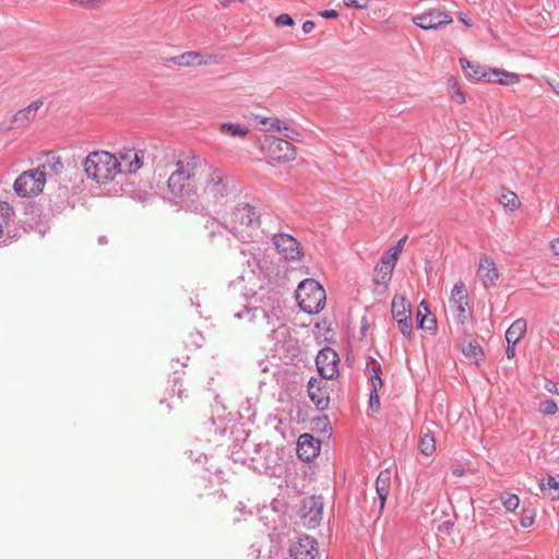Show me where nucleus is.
I'll return each instance as SVG.
<instances>
[{"label": "nucleus", "mask_w": 559, "mask_h": 559, "mask_svg": "<svg viewBox=\"0 0 559 559\" xmlns=\"http://www.w3.org/2000/svg\"><path fill=\"white\" fill-rule=\"evenodd\" d=\"M463 354L469 358L474 359L477 364L479 358L483 356V349L477 343H468L466 346L463 347Z\"/></svg>", "instance_id": "obj_35"}, {"label": "nucleus", "mask_w": 559, "mask_h": 559, "mask_svg": "<svg viewBox=\"0 0 559 559\" xmlns=\"http://www.w3.org/2000/svg\"><path fill=\"white\" fill-rule=\"evenodd\" d=\"M419 449L424 455H431L436 450V439L435 436L428 430L426 432H421Z\"/></svg>", "instance_id": "obj_32"}, {"label": "nucleus", "mask_w": 559, "mask_h": 559, "mask_svg": "<svg viewBox=\"0 0 559 559\" xmlns=\"http://www.w3.org/2000/svg\"><path fill=\"white\" fill-rule=\"evenodd\" d=\"M323 513V502L321 497H309L302 502L301 519L304 524L308 527H316L319 525Z\"/></svg>", "instance_id": "obj_13"}, {"label": "nucleus", "mask_w": 559, "mask_h": 559, "mask_svg": "<svg viewBox=\"0 0 559 559\" xmlns=\"http://www.w3.org/2000/svg\"><path fill=\"white\" fill-rule=\"evenodd\" d=\"M169 61L179 67L206 66L216 62L215 57L211 55H202L198 51H186L181 55L171 57Z\"/></svg>", "instance_id": "obj_17"}, {"label": "nucleus", "mask_w": 559, "mask_h": 559, "mask_svg": "<svg viewBox=\"0 0 559 559\" xmlns=\"http://www.w3.org/2000/svg\"><path fill=\"white\" fill-rule=\"evenodd\" d=\"M261 124L265 126V130L267 131H280L282 132V128L284 122L281 121L276 117H265L261 119Z\"/></svg>", "instance_id": "obj_37"}, {"label": "nucleus", "mask_w": 559, "mask_h": 559, "mask_svg": "<svg viewBox=\"0 0 559 559\" xmlns=\"http://www.w3.org/2000/svg\"><path fill=\"white\" fill-rule=\"evenodd\" d=\"M338 355L330 347L321 349L316 358V364L321 379L331 380L338 374Z\"/></svg>", "instance_id": "obj_11"}, {"label": "nucleus", "mask_w": 559, "mask_h": 559, "mask_svg": "<svg viewBox=\"0 0 559 559\" xmlns=\"http://www.w3.org/2000/svg\"><path fill=\"white\" fill-rule=\"evenodd\" d=\"M538 411L544 415L550 416L558 412V406L554 401L545 400L539 403Z\"/></svg>", "instance_id": "obj_40"}, {"label": "nucleus", "mask_w": 559, "mask_h": 559, "mask_svg": "<svg viewBox=\"0 0 559 559\" xmlns=\"http://www.w3.org/2000/svg\"><path fill=\"white\" fill-rule=\"evenodd\" d=\"M406 239H407V236L402 237V238L396 242V245H395V246H393V247L390 249V251H389L386 254H384V255H385L389 260H391V261H395V262H396V261H397V259H399L400 253H401V252H402V250H403V247H404V243H405Z\"/></svg>", "instance_id": "obj_39"}, {"label": "nucleus", "mask_w": 559, "mask_h": 559, "mask_svg": "<svg viewBox=\"0 0 559 559\" xmlns=\"http://www.w3.org/2000/svg\"><path fill=\"white\" fill-rule=\"evenodd\" d=\"M450 307L461 304H468V294L466 286L463 282H457L454 284L450 300H449Z\"/></svg>", "instance_id": "obj_30"}, {"label": "nucleus", "mask_w": 559, "mask_h": 559, "mask_svg": "<svg viewBox=\"0 0 559 559\" xmlns=\"http://www.w3.org/2000/svg\"><path fill=\"white\" fill-rule=\"evenodd\" d=\"M545 389L549 392V393H552V394H558V386H557V383L552 382V381H548L545 385Z\"/></svg>", "instance_id": "obj_48"}, {"label": "nucleus", "mask_w": 559, "mask_h": 559, "mask_svg": "<svg viewBox=\"0 0 559 559\" xmlns=\"http://www.w3.org/2000/svg\"><path fill=\"white\" fill-rule=\"evenodd\" d=\"M272 241L278 253L286 260H299L302 257L300 245L293 236L276 234L273 236Z\"/></svg>", "instance_id": "obj_12"}, {"label": "nucleus", "mask_w": 559, "mask_h": 559, "mask_svg": "<svg viewBox=\"0 0 559 559\" xmlns=\"http://www.w3.org/2000/svg\"><path fill=\"white\" fill-rule=\"evenodd\" d=\"M116 155L108 152H93L84 160V170L88 178L104 183L112 180L117 173Z\"/></svg>", "instance_id": "obj_4"}, {"label": "nucleus", "mask_w": 559, "mask_h": 559, "mask_svg": "<svg viewBox=\"0 0 559 559\" xmlns=\"http://www.w3.org/2000/svg\"><path fill=\"white\" fill-rule=\"evenodd\" d=\"M396 323H397V326L401 331V333L405 336V337H411L412 334H413V322H412V317H407V318H404V319H399V320H395Z\"/></svg>", "instance_id": "obj_38"}, {"label": "nucleus", "mask_w": 559, "mask_h": 559, "mask_svg": "<svg viewBox=\"0 0 559 559\" xmlns=\"http://www.w3.org/2000/svg\"><path fill=\"white\" fill-rule=\"evenodd\" d=\"M219 131L222 134L230 138L243 139L249 133V128L241 126L240 123L224 122L219 126Z\"/></svg>", "instance_id": "obj_29"}, {"label": "nucleus", "mask_w": 559, "mask_h": 559, "mask_svg": "<svg viewBox=\"0 0 559 559\" xmlns=\"http://www.w3.org/2000/svg\"><path fill=\"white\" fill-rule=\"evenodd\" d=\"M540 490L544 496L551 500H559V479L548 475L547 478H543L539 483Z\"/></svg>", "instance_id": "obj_28"}, {"label": "nucleus", "mask_w": 559, "mask_h": 559, "mask_svg": "<svg viewBox=\"0 0 559 559\" xmlns=\"http://www.w3.org/2000/svg\"><path fill=\"white\" fill-rule=\"evenodd\" d=\"M487 82H495L501 85H513L520 82L519 74L508 72L506 70L490 69L488 70Z\"/></svg>", "instance_id": "obj_23"}, {"label": "nucleus", "mask_w": 559, "mask_h": 559, "mask_svg": "<svg viewBox=\"0 0 559 559\" xmlns=\"http://www.w3.org/2000/svg\"><path fill=\"white\" fill-rule=\"evenodd\" d=\"M316 27V24L313 21H310V20H307L304 22L302 24V31L306 33V34H309L311 33Z\"/></svg>", "instance_id": "obj_47"}, {"label": "nucleus", "mask_w": 559, "mask_h": 559, "mask_svg": "<svg viewBox=\"0 0 559 559\" xmlns=\"http://www.w3.org/2000/svg\"><path fill=\"white\" fill-rule=\"evenodd\" d=\"M275 24L276 26H292L294 25V20L290 15L283 13L275 19Z\"/></svg>", "instance_id": "obj_44"}, {"label": "nucleus", "mask_w": 559, "mask_h": 559, "mask_svg": "<svg viewBox=\"0 0 559 559\" xmlns=\"http://www.w3.org/2000/svg\"><path fill=\"white\" fill-rule=\"evenodd\" d=\"M41 104H43L41 102H38V100H37L36 108L38 109V108L41 106Z\"/></svg>", "instance_id": "obj_56"}, {"label": "nucleus", "mask_w": 559, "mask_h": 559, "mask_svg": "<svg viewBox=\"0 0 559 559\" xmlns=\"http://www.w3.org/2000/svg\"><path fill=\"white\" fill-rule=\"evenodd\" d=\"M321 15L325 19H335L338 14L335 10H325L321 12Z\"/></svg>", "instance_id": "obj_49"}, {"label": "nucleus", "mask_w": 559, "mask_h": 559, "mask_svg": "<svg viewBox=\"0 0 559 559\" xmlns=\"http://www.w3.org/2000/svg\"><path fill=\"white\" fill-rule=\"evenodd\" d=\"M412 22L418 27L429 29H441L451 24L453 19L451 14L441 8H430L421 14L412 17Z\"/></svg>", "instance_id": "obj_7"}, {"label": "nucleus", "mask_w": 559, "mask_h": 559, "mask_svg": "<svg viewBox=\"0 0 559 559\" xmlns=\"http://www.w3.org/2000/svg\"><path fill=\"white\" fill-rule=\"evenodd\" d=\"M460 20L468 27L473 26L472 20L467 19L463 13L460 14Z\"/></svg>", "instance_id": "obj_52"}, {"label": "nucleus", "mask_w": 559, "mask_h": 559, "mask_svg": "<svg viewBox=\"0 0 559 559\" xmlns=\"http://www.w3.org/2000/svg\"><path fill=\"white\" fill-rule=\"evenodd\" d=\"M550 247L556 255H559V238L550 242Z\"/></svg>", "instance_id": "obj_51"}, {"label": "nucleus", "mask_w": 559, "mask_h": 559, "mask_svg": "<svg viewBox=\"0 0 559 559\" xmlns=\"http://www.w3.org/2000/svg\"><path fill=\"white\" fill-rule=\"evenodd\" d=\"M429 308L426 301H421L417 312L418 328L428 332H435L437 321L435 317H429Z\"/></svg>", "instance_id": "obj_24"}, {"label": "nucleus", "mask_w": 559, "mask_h": 559, "mask_svg": "<svg viewBox=\"0 0 559 559\" xmlns=\"http://www.w3.org/2000/svg\"><path fill=\"white\" fill-rule=\"evenodd\" d=\"M391 488V475L388 469L382 471L376 480V492L379 499V514H381L385 507Z\"/></svg>", "instance_id": "obj_20"}, {"label": "nucleus", "mask_w": 559, "mask_h": 559, "mask_svg": "<svg viewBox=\"0 0 559 559\" xmlns=\"http://www.w3.org/2000/svg\"><path fill=\"white\" fill-rule=\"evenodd\" d=\"M224 227L242 242L253 239L260 226V214L248 203H238L224 222Z\"/></svg>", "instance_id": "obj_2"}, {"label": "nucleus", "mask_w": 559, "mask_h": 559, "mask_svg": "<svg viewBox=\"0 0 559 559\" xmlns=\"http://www.w3.org/2000/svg\"><path fill=\"white\" fill-rule=\"evenodd\" d=\"M451 88V98L457 104H463L465 102V95L456 81H453Z\"/></svg>", "instance_id": "obj_42"}, {"label": "nucleus", "mask_w": 559, "mask_h": 559, "mask_svg": "<svg viewBox=\"0 0 559 559\" xmlns=\"http://www.w3.org/2000/svg\"><path fill=\"white\" fill-rule=\"evenodd\" d=\"M202 166L197 157L179 160L167 181L170 193L183 202L192 200L198 194L197 183L200 181Z\"/></svg>", "instance_id": "obj_1"}, {"label": "nucleus", "mask_w": 559, "mask_h": 559, "mask_svg": "<svg viewBox=\"0 0 559 559\" xmlns=\"http://www.w3.org/2000/svg\"><path fill=\"white\" fill-rule=\"evenodd\" d=\"M248 266L251 269V273L257 274L258 278L261 281L260 288H263V285L267 277L266 266L267 261L264 258H261L260 254L253 253L251 259L248 261Z\"/></svg>", "instance_id": "obj_25"}, {"label": "nucleus", "mask_w": 559, "mask_h": 559, "mask_svg": "<svg viewBox=\"0 0 559 559\" xmlns=\"http://www.w3.org/2000/svg\"><path fill=\"white\" fill-rule=\"evenodd\" d=\"M326 379L310 378L308 381V395L311 402L320 411H324L329 407L330 397L328 391Z\"/></svg>", "instance_id": "obj_14"}, {"label": "nucleus", "mask_w": 559, "mask_h": 559, "mask_svg": "<svg viewBox=\"0 0 559 559\" xmlns=\"http://www.w3.org/2000/svg\"><path fill=\"white\" fill-rule=\"evenodd\" d=\"M318 555L317 540L310 536H302L289 547L292 559H314Z\"/></svg>", "instance_id": "obj_15"}, {"label": "nucleus", "mask_w": 559, "mask_h": 559, "mask_svg": "<svg viewBox=\"0 0 559 559\" xmlns=\"http://www.w3.org/2000/svg\"><path fill=\"white\" fill-rule=\"evenodd\" d=\"M20 115H23V111H19V112L16 114V117H17V116H20Z\"/></svg>", "instance_id": "obj_57"}, {"label": "nucleus", "mask_w": 559, "mask_h": 559, "mask_svg": "<svg viewBox=\"0 0 559 559\" xmlns=\"http://www.w3.org/2000/svg\"><path fill=\"white\" fill-rule=\"evenodd\" d=\"M381 371V365L374 358H370L366 365V373L369 378L370 386L369 406L373 412H378L380 409V397L378 392L383 386Z\"/></svg>", "instance_id": "obj_9"}, {"label": "nucleus", "mask_w": 559, "mask_h": 559, "mask_svg": "<svg viewBox=\"0 0 559 559\" xmlns=\"http://www.w3.org/2000/svg\"><path fill=\"white\" fill-rule=\"evenodd\" d=\"M499 202L506 209H509L510 211H514L520 205V201H519L518 195L514 192H512V191H504V192H502L500 198H499Z\"/></svg>", "instance_id": "obj_34"}, {"label": "nucleus", "mask_w": 559, "mask_h": 559, "mask_svg": "<svg viewBox=\"0 0 559 559\" xmlns=\"http://www.w3.org/2000/svg\"><path fill=\"white\" fill-rule=\"evenodd\" d=\"M514 345L515 344H508V347H507V350H506V355L509 359L513 358L515 356V348H514Z\"/></svg>", "instance_id": "obj_50"}, {"label": "nucleus", "mask_w": 559, "mask_h": 559, "mask_svg": "<svg viewBox=\"0 0 559 559\" xmlns=\"http://www.w3.org/2000/svg\"><path fill=\"white\" fill-rule=\"evenodd\" d=\"M14 216V209L4 201H0V238L3 236V227L7 226Z\"/></svg>", "instance_id": "obj_33"}, {"label": "nucleus", "mask_w": 559, "mask_h": 559, "mask_svg": "<svg viewBox=\"0 0 559 559\" xmlns=\"http://www.w3.org/2000/svg\"><path fill=\"white\" fill-rule=\"evenodd\" d=\"M235 318L239 320H246L247 322H267L269 316L264 308L262 307H249L246 306L242 311L236 312L234 314Z\"/></svg>", "instance_id": "obj_21"}, {"label": "nucleus", "mask_w": 559, "mask_h": 559, "mask_svg": "<svg viewBox=\"0 0 559 559\" xmlns=\"http://www.w3.org/2000/svg\"><path fill=\"white\" fill-rule=\"evenodd\" d=\"M391 306L394 320L404 319L411 316V304L405 297L394 296Z\"/></svg>", "instance_id": "obj_26"}, {"label": "nucleus", "mask_w": 559, "mask_h": 559, "mask_svg": "<svg viewBox=\"0 0 559 559\" xmlns=\"http://www.w3.org/2000/svg\"><path fill=\"white\" fill-rule=\"evenodd\" d=\"M200 175L199 183L202 186V190L199 197L201 200L216 202L231 194L230 179L224 170L203 164Z\"/></svg>", "instance_id": "obj_3"}, {"label": "nucleus", "mask_w": 559, "mask_h": 559, "mask_svg": "<svg viewBox=\"0 0 559 559\" xmlns=\"http://www.w3.org/2000/svg\"><path fill=\"white\" fill-rule=\"evenodd\" d=\"M460 63L464 70L467 71L469 76L476 79H488V71H485L478 63H473L465 58L460 59Z\"/></svg>", "instance_id": "obj_31"}, {"label": "nucleus", "mask_w": 559, "mask_h": 559, "mask_svg": "<svg viewBox=\"0 0 559 559\" xmlns=\"http://www.w3.org/2000/svg\"><path fill=\"white\" fill-rule=\"evenodd\" d=\"M521 526L526 528L533 525L534 516L533 515H523L520 520Z\"/></svg>", "instance_id": "obj_46"}, {"label": "nucleus", "mask_w": 559, "mask_h": 559, "mask_svg": "<svg viewBox=\"0 0 559 559\" xmlns=\"http://www.w3.org/2000/svg\"><path fill=\"white\" fill-rule=\"evenodd\" d=\"M463 472H464V471H463L462 468H456V469L453 472V474H454V475H456V476H461V475H463Z\"/></svg>", "instance_id": "obj_53"}, {"label": "nucleus", "mask_w": 559, "mask_h": 559, "mask_svg": "<svg viewBox=\"0 0 559 559\" xmlns=\"http://www.w3.org/2000/svg\"><path fill=\"white\" fill-rule=\"evenodd\" d=\"M395 263V261H391L385 255H383L380 262L374 267V282L377 284L389 283L392 278V273Z\"/></svg>", "instance_id": "obj_22"}, {"label": "nucleus", "mask_w": 559, "mask_h": 559, "mask_svg": "<svg viewBox=\"0 0 559 559\" xmlns=\"http://www.w3.org/2000/svg\"><path fill=\"white\" fill-rule=\"evenodd\" d=\"M477 275L485 287L496 286L499 280V273L495 261L487 255L480 258Z\"/></svg>", "instance_id": "obj_19"}, {"label": "nucleus", "mask_w": 559, "mask_h": 559, "mask_svg": "<svg viewBox=\"0 0 559 559\" xmlns=\"http://www.w3.org/2000/svg\"><path fill=\"white\" fill-rule=\"evenodd\" d=\"M501 502H502L503 507L506 508V510L514 511L518 509V507L520 504V499L516 495L510 493L507 497L502 498Z\"/></svg>", "instance_id": "obj_41"}, {"label": "nucleus", "mask_w": 559, "mask_h": 559, "mask_svg": "<svg viewBox=\"0 0 559 559\" xmlns=\"http://www.w3.org/2000/svg\"><path fill=\"white\" fill-rule=\"evenodd\" d=\"M467 306L468 304H461L450 307L454 318L461 324H464L469 318V311L466 309Z\"/></svg>", "instance_id": "obj_36"}, {"label": "nucleus", "mask_w": 559, "mask_h": 559, "mask_svg": "<svg viewBox=\"0 0 559 559\" xmlns=\"http://www.w3.org/2000/svg\"><path fill=\"white\" fill-rule=\"evenodd\" d=\"M262 148L272 159L277 162L286 163L296 157L295 147L288 141L276 136H265Z\"/></svg>", "instance_id": "obj_8"}, {"label": "nucleus", "mask_w": 559, "mask_h": 559, "mask_svg": "<svg viewBox=\"0 0 559 559\" xmlns=\"http://www.w3.org/2000/svg\"><path fill=\"white\" fill-rule=\"evenodd\" d=\"M13 189L16 195L32 199L35 193V168L23 171L15 179Z\"/></svg>", "instance_id": "obj_18"}, {"label": "nucleus", "mask_w": 559, "mask_h": 559, "mask_svg": "<svg viewBox=\"0 0 559 559\" xmlns=\"http://www.w3.org/2000/svg\"><path fill=\"white\" fill-rule=\"evenodd\" d=\"M32 109H35V102L31 103V104L25 108V110H28V112H29Z\"/></svg>", "instance_id": "obj_54"}, {"label": "nucleus", "mask_w": 559, "mask_h": 559, "mask_svg": "<svg viewBox=\"0 0 559 559\" xmlns=\"http://www.w3.org/2000/svg\"><path fill=\"white\" fill-rule=\"evenodd\" d=\"M321 442L309 433H304L298 438L297 454L305 462H310L318 456Z\"/></svg>", "instance_id": "obj_16"}, {"label": "nucleus", "mask_w": 559, "mask_h": 559, "mask_svg": "<svg viewBox=\"0 0 559 559\" xmlns=\"http://www.w3.org/2000/svg\"><path fill=\"white\" fill-rule=\"evenodd\" d=\"M62 170L61 158L56 152L47 151L37 156V194L43 191L46 183L57 186Z\"/></svg>", "instance_id": "obj_6"}, {"label": "nucleus", "mask_w": 559, "mask_h": 559, "mask_svg": "<svg viewBox=\"0 0 559 559\" xmlns=\"http://www.w3.org/2000/svg\"><path fill=\"white\" fill-rule=\"evenodd\" d=\"M296 299L304 312L316 314L324 308L326 295L319 282L313 278H306L297 287Z\"/></svg>", "instance_id": "obj_5"}, {"label": "nucleus", "mask_w": 559, "mask_h": 559, "mask_svg": "<svg viewBox=\"0 0 559 559\" xmlns=\"http://www.w3.org/2000/svg\"><path fill=\"white\" fill-rule=\"evenodd\" d=\"M526 331V321L524 319L515 320L506 332L508 344H516Z\"/></svg>", "instance_id": "obj_27"}, {"label": "nucleus", "mask_w": 559, "mask_h": 559, "mask_svg": "<svg viewBox=\"0 0 559 559\" xmlns=\"http://www.w3.org/2000/svg\"><path fill=\"white\" fill-rule=\"evenodd\" d=\"M99 243H107V238L105 236H100L98 238Z\"/></svg>", "instance_id": "obj_55"}, {"label": "nucleus", "mask_w": 559, "mask_h": 559, "mask_svg": "<svg viewBox=\"0 0 559 559\" xmlns=\"http://www.w3.org/2000/svg\"><path fill=\"white\" fill-rule=\"evenodd\" d=\"M371 0H343L344 5L347 8H355L358 10L368 9Z\"/></svg>", "instance_id": "obj_43"}, {"label": "nucleus", "mask_w": 559, "mask_h": 559, "mask_svg": "<svg viewBox=\"0 0 559 559\" xmlns=\"http://www.w3.org/2000/svg\"><path fill=\"white\" fill-rule=\"evenodd\" d=\"M144 153L131 147L119 150L116 155V169L118 174H132L143 165Z\"/></svg>", "instance_id": "obj_10"}, {"label": "nucleus", "mask_w": 559, "mask_h": 559, "mask_svg": "<svg viewBox=\"0 0 559 559\" xmlns=\"http://www.w3.org/2000/svg\"><path fill=\"white\" fill-rule=\"evenodd\" d=\"M282 131L284 132L285 138L292 140V141H300L299 140V132L289 128L286 123H284Z\"/></svg>", "instance_id": "obj_45"}]
</instances>
